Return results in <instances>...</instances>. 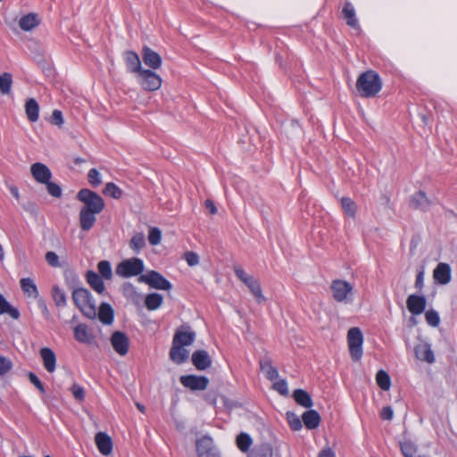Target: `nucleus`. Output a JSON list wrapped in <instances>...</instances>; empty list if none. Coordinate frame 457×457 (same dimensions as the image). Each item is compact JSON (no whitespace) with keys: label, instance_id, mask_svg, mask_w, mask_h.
Masks as SVG:
<instances>
[{"label":"nucleus","instance_id":"f257e3e1","mask_svg":"<svg viewBox=\"0 0 457 457\" xmlns=\"http://www.w3.org/2000/svg\"><path fill=\"white\" fill-rule=\"evenodd\" d=\"M382 88V80L374 71L361 73L356 81V89L361 97H374Z\"/></svg>","mask_w":457,"mask_h":457},{"label":"nucleus","instance_id":"f03ea898","mask_svg":"<svg viewBox=\"0 0 457 457\" xmlns=\"http://www.w3.org/2000/svg\"><path fill=\"white\" fill-rule=\"evenodd\" d=\"M72 300L81 312L89 319L97 315L96 302L92 299L90 292L86 288H77L72 292Z\"/></svg>","mask_w":457,"mask_h":457},{"label":"nucleus","instance_id":"7ed1b4c3","mask_svg":"<svg viewBox=\"0 0 457 457\" xmlns=\"http://www.w3.org/2000/svg\"><path fill=\"white\" fill-rule=\"evenodd\" d=\"M78 199L83 203L81 210L93 213H100L104 208V199L96 192L84 188L79 190Z\"/></svg>","mask_w":457,"mask_h":457},{"label":"nucleus","instance_id":"20e7f679","mask_svg":"<svg viewBox=\"0 0 457 457\" xmlns=\"http://www.w3.org/2000/svg\"><path fill=\"white\" fill-rule=\"evenodd\" d=\"M330 290L335 301L342 303L353 302V287L351 283L343 279H335L331 282Z\"/></svg>","mask_w":457,"mask_h":457},{"label":"nucleus","instance_id":"39448f33","mask_svg":"<svg viewBox=\"0 0 457 457\" xmlns=\"http://www.w3.org/2000/svg\"><path fill=\"white\" fill-rule=\"evenodd\" d=\"M234 271L236 276L249 288L257 303H261L265 301L260 282L251 275H248L242 267L235 266Z\"/></svg>","mask_w":457,"mask_h":457},{"label":"nucleus","instance_id":"423d86ee","mask_svg":"<svg viewBox=\"0 0 457 457\" xmlns=\"http://www.w3.org/2000/svg\"><path fill=\"white\" fill-rule=\"evenodd\" d=\"M347 343L351 358L358 361L362 356L363 335L359 328H351L347 333Z\"/></svg>","mask_w":457,"mask_h":457},{"label":"nucleus","instance_id":"0eeeda50","mask_svg":"<svg viewBox=\"0 0 457 457\" xmlns=\"http://www.w3.org/2000/svg\"><path fill=\"white\" fill-rule=\"evenodd\" d=\"M144 270V262L138 258H130L122 261L116 267V274L122 278H129L141 274Z\"/></svg>","mask_w":457,"mask_h":457},{"label":"nucleus","instance_id":"6e6552de","mask_svg":"<svg viewBox=\"0 0 457 457\" xmlns=\"http://www.w3.org/2000/svg\"><path fill=\"white\" fill-rule=\"evenodd\" d=\"M137 79L143 89L146 91H155L162 86V79L154 71L143 69Z\"/></svg>","mask_w":457,"mask_h":457},{"label":"nucleus","instance_id":"1a4fd4ad","mask_svg":"<svg viewBox=\"0 0 457 457\" xmlns=\"http://www.w3.org/2000/svg\"><path fill=\"white\" fill-rule=\"evenodd\" d=\"M138 281L145 283L152 288L159 290H170L172 287L161 273L155 270H151L145 274L140 275Z\"/></svg>","mask_w":457,"mask_h":457},{"label":"nucleus","instance_id":"9d476101","mask_svg":"<svg viewBox=\"0 0 457 457\" xmlns=\"http://www.w3.org/2000/svg\"><path fill=\"white\" fill-rule=\"evenodd\" d=\"M196 452L198 457H220L212 439L206 436L197 440Z\"/></svg>","mask_w":457,"mask_h":457},{"label":"nucleus","instance_id":"9b49d317","mask_svg":"<svg viewBox=\"0 0 457 457\" xmlns=\"http://www.w3.org/2000/svg\"><path fill=\"white\" fill-rule=\"evenodd\" d=\"M179 380L185 387L191 390H204L209 384V379L204 376H181Z\"/></svg>","mask_w":457,"mask_h":457},{"label":"nucleus","instance_id":"f8f14e48","mask_svg":"<svg viewBox=\"0 0 457 457\" xmlns=\"http://www.w3.org/2000/svg\"><path fill=\"white\" fill-rule=\"evenodd\" d=\"M111 344L115 352L120 355H125L129 351V338L124 333L120 331H115L112 335Z\"/></svg>","mask_w":457,"mask_h":457},{"label":"nucleus","instance_id":"ddd939ff","mask_svg":"<svg viewBox=\"0 0 457 457\" xmlns=\"http://www.w3.org/2000/svg\"><path fill=\"white\" fill-rule=\"evenodd\" d=\"M30 172L35 180L41 184L47 183L52 177V172L49 168L41 162L32 164Z\"/></svg>","mask_w":457,"mask_h":457},{"label":"nucleus","instance_id":"4468645a","mask_svg":"<svg viewBox=\"0 0 457 457\" xmlns=\"http://www.w3.org/2000/svg\"><path fill=\"white\" fill-rule=\"evenodd\" d=\"M142 57L145 64L153 70H157L162 65V57L149 46L143 47Z\"/></svg>","mask_w":457,"mask_h":457},{"label":"nucleus","instance_id":"2eb2a0df","mask_svg":"<svg viewBox=\"0 0 457 457\" xmlns=\"http://www.w3.org/2000/svg\"><path fill=\"white\" fill-rule=\"evenodd\" d=\"M123 59L129 72L137 75L143 70L140 58L136 52L126 51L123 54Z\"/></svg>","mask_w":457,"mask_h":457},{"label":"nucleus","instance_id":"dca6fc26","mask_svg":"<svg viewBox=\"0 0 457 457\" xmlns=\"http://www.w3.org/2000/svg\"><path fill=\"white\" fill-rule=\"evenodd\" d=\"M191 360L194 366L198 370H204L212 365V358L204 350H197L194 352Z\"/></svg>","mask_w":457,"mask_h":457},{"label":"nucleus","instance_id":"f3484780","mask_svg":"<svg viewBox=\"0 0 457 457\" xmlns=\"http://www.w3.org/2000/svg\"><path fill=\"white\" fill-rule=\"evenodd\" d=\"M406 304L411 313L420 315L426 308V299L423 296L411 295L407 298Z\"/></svg>","mask_w":457,"mask_h":457},{"label":"nucleus","instance_id":"a211bd4d","mask_svg":"<svg viewBox=\"0 0 457 457\" xmlns=\"http://www.w3.org/2000/svg\"><path fill=\"white\" fill-rule=\"evenodd\" d=\"M95 442L103 455H109L112 452V441L106 433L98 432L95 436Z\"/></svg>","mask_w":457,"mask_h":457},{"label":"nucleus","instance_id":"6ab92c4d","mask_svg":"<svg viewBox=\"0 0 457 457\" xmlns=\"http://www.w3.org/2000/svg\"><path fill=\"white\" fill-rule=\"evenodd\" d=\"M433 277L441 285H446L451 281V267L449 264L440 262L434 270Z\"/></svg>","mask_w":457,"mask_h":457},{"label":"nucleus","instance_id":"aec40b11","mask_svg":"<svg viewBox=\"0 0 457 457\" xmlns=\"http://www.w3.org/2000/svg\"><path fill=\"white\" fill-rule=\"evenodd\" d=\"M195 339V333L191 330H177L172 340V344L180 346H189Z\"/></svg>","mask_w":457,"mask_h":457},{"label":"nucleus","instance_id":"412c9836","mask_svg":"<svg viewBox=\"0 0 457 457\" xmlns=\"http://www.w3.org/2000/svg\"><path fill=\"white\" fill-rule=\"evenodd\" d=\"M170 359L176 364H182L187 361L189 357V351L185 346H180L172 344L170 350Z\"/></svg>","mask_w":457,"mask_h":457},{"label":"nucleus","instance_id":"4be33fe9","mask_svg":"<svg viewBox=\"0 0 457 457\" xmlns=\"http://www.w3.org/2000/svg\"><path fill=\"white\" fill-rule=\"evenodd\" d=\"M40 356L45 369L50 373L54 372L56 366V356L54 351L48 347H44L40 350Z\"/></svg>","mask_w":457,"mask_h":457},{"label":"nucleus","instance_id":"5701e85b","mask_svg":"<svg viewBox=\"0 0 457 457\" xmlns=\"http://www.w3.org/2000/svg\"><path fill=\"white\" fill-rule=\"evenodd\" d=\"M415 355L419 360L425 361L428 363L435 361L433 351L427 343H420L415 346Z\"/></svg>","mask_w":457,"mask_h":457},{"label":"nucleus","instance_id":"b1692460","mask_svg":"<svg viewBox=\"0 0 457 457\" xmlns=\"http://www.w3.org/2000/svg\"><path fill=\"white\" fill-rule=\"evenodd\" d=\"M113 309L109 303H103L97 309L96 317L99 318L100 321L104 324L110 325L113 321Z\"/></svg>","mask_w":457,"mask_h":457},{"label":"nucleus","instance_id":"393cba45","mask_svg":"<svg viewBox=\"0 0 457 457\" xmlns=\"http://www.w3.org/2000/svg\"><path fill=\"white\" fill-rule=\"evenodd\" d=\"M411 205L415 209L425 211L430 206V200L423 191H419L411 196Z\"/></svg>","mask_w":457,"mask_h":457},{"label":"nucleus","instance_id":"a878e982","mask_svg":"<svg viewBox=\"0 0 457 457\" xmlns=\"http://www.w3.org/2000/svg\"><path fill=\"white\" fill-rule=\"evenodd\" d=\"M97 214L80 209L79 223L81 229L85 231L91 229L96 221Z\"/></svg>","mask_w":457,"mask_h":457},{"label":"nucleus","instance_id":"bb28decb","mask_svg":"<svg viewBox=\"0 0 457 457\" xmlns=\"http://www.w3.org/2000/svg\"><path fill=\"white\" fill-rule=\"evenodd\" d=\"M87 281L90 287L98 294H104L105 287L103 282V278L100 277L96 272L89 270L87 273Z\"/></svg>","mask_w":457,"mask_h":457},{"label":"nucleus","instance_id":"cd10ccee","mask_svg":"<svg viewBox=\"0 0 457 457\" xmlns=\"http://www.w3.org/2000/svg\"><path fill=\"white\" fill-rule=\"evenodd\" d=\"M21 288L24 292V294L33 299H38L39 295L37 291V287L34 281L29 278H24L20 280Z\"/></svg>","mask_w":457,"mask_h":457},{"label":"nucleus","instance_id":"c85d7f7f","mask_svg":"<svg viewBox=\"0 0 457 457\" xmlns=\"http://www.w3.org/2000/svg\"><path fill=\"white\" fill-rule=\"evenodd\" d=\"M302 418H303V422L304 423L305 427L308 429L316 428L317 427H319L320 422V416L314 410H310V411H305L303 414Z\"/></svg>","mask_w":457,"mask_h":457},{"label":"nucleus","instance_id":"c756f323","mask_svg":"<svg viewBox=\"0 0 457 457\" xmlns=\"http://www.w3.org/2000/svg\"><path fill=\"white\" fill-rule=\"evenodd\" d=\"M38 16L35 13H29L24 15L19 21L20 28L24 31H29L38 26L39 24Z\"/></svg>","mask_w":457,"mask_h":457},{"label":"nucleus","instance_id":"7c9ffc66","mask_svg":"<svg viewBox=\"0 0 457 457\" xmlns=\"http://www.w3.org/2000/svg\"><path fill=\"white\" fill-rule=\"evenodd\" d=\"M342 12L344 19L346 21V23L350 27L356 29L358 27V20L355 15V10L352 4L349 2L345 3Z\"/></svg>","mask_w":457,"mask_h":457},{"label":"nucleus","instance_id":"2f4dec72","mask_svg":"<svg viewBox=\"0 0 457 457\" xmlns=\"http://www.w3.org/2000/svg\"><path fill=\"white\" fill-rule=\"evenodd\" d=\"M273 449L268 443L255 446L249 453L248 457H272Z\"/></svg>","mask_w":457,"mask_h":457},{"label":"nucleus","instance_id":"473e14b6","mask_svg":"<svg viewBox=\"0 0 457 457\" xmlns=\"http://www.w3.org/2000/svg\"><path fill=\"white\" fill-rule=\"evenodd\" d=\"M293 397L298 404L304 408H311L312 406V400L310 395L303 389H296L293 394Z\"/></svg>","mask_w":457,"mask_h":457},{"label":"nucleus","instance_id":"72a5a7b5","mask_svg":"<svg viewBox=\"0 0 457 457\" xmlns=\"http://www.w3.org/2000/svg\"><path fill=\"white\" fill-rule=\"evenodd\" d=\"M163 302V297L158 293H152L146 295L145 304L147 310L154 311L158 309Z\"/></svg>","mask_w":457,"mask_h":457},{"label":"nucleus","instance_id":"f704fd0d","mask_svg":"<svg viewBox=\"0 0 457 457\" xmlns=\"http://www.w3.org/2000/svg\"><path fill=\"white\" fill-rule=\"evenodd\" d=\"M25 108L28 119L32 122L37 121L38 120L39 112V106L37 101L33 98L29 99L25 104Z\"/></svg>","mask_w":457,"mask_h":457},{"label":"nucleus","instance_id":"c9c22d12","mask_svg":"<svg viewBox=\"0 0 457 457\" xmlns=\"http://www.w3.org/2000/svg\"><path fill=\"white\" fill-rule=\"evenodd\" d=\"M74 337L80 343H89L91 341V335L87 330L85 324H79L74 328Z\"/></svg>","mask_w":457,"mask_h":457},{"label":"nucleus","instance_id":"e433bc0d","mask_svg":"<svg viewBox=\"0 0 457 457\" xmlns=\"http://www.w3.org/2000/svg\"><path fill=\"white\" fill-rule=\"evenodd\" d=\"M7 313L12 319L17 320L20 317V312L16 308H13L5 298L0 294V314Z\"/></svg>","mask_w":457,"mask_h":457},{"label":"nucleus","instance_id":"4c0bfd02","mask_svg":"<svg viewBox=\"0 0 457 457\" xmlns=\"http://www.w3.org/2000/svg\"><path fill=\"white\" fill-rule=\"evenodd\" d=\"M261 370L265 374L266 378L270 380H275L278 377V370L271 365L268 360L260 362Z\"/></svg>","mask_w":457,"mask_h":457},{"label":"nucleus","instance_id":"58836bf2","mask_svg":"<svg viewBox=\"0 0 457 457\" xmlns=\"http://www.w3.org/2000/svg\"><path fill=\"white\" fill-rule=\"evenodd\" d=\"M12 85V77L10 73L0 74V92L3 95H9Z\"/></svg>","mask_w":457,"mask_h":457},{"label":"nucleus","instance_id":"ea45409f","mask_svg":"<svg viewBox=\"0 0 457 457\" xmlns=\"http://www.w3.org/2000/svg\"><path fill=\"white\" fill-rule=\"evenodd\" d=\"M376 381H377L378 386L382 390H385V391L389 390V388L391 386V378H390L389 375L387 374V372H386L385 370H378L376 375Z\"/></svg>","mask_w":457,"mask_h":457},{"label":"nucleus","instance_id":"a19ab883","mask_svg":"<svg viewBox=\"0 0 457 457\" xmlns=\"http://www.w3.org/2000/svg\"><path fill=\"white\" fill-rule=\"evenodd\" d=\"M52 297L56 306L63 307L67 303L65 293L57 286L52 288Z\"/></svg>","mask_w":457,"mask_h":457},{"label":"nucleus","instance_id":"79ce46f5","mask_svg":"<svg viewBox=\"0 0 457 457\" xmlns=\"http://www.w3.org/2000/svg\"><path fill=\"white\" fill-rule=\"evenodd\" d=\"M341 205L344 212L351 218H354L357 212L356 204L349 197H343L341 199Z\"/></svg>","mask_w":457,"mask_h":457},{"label":"nucleus","instance_id":"37998d69","mask_svg":"<svg viewBox=\"0 0 457 457\" xmlns=\"http://www.w3.org/2000/svg\"><path fill=\"white\" fill-rule=\"evenodd\" d=\"M252 438L246 433H240L237 437V445L243 453H246L252 445Z\"/></svg>","mask_w":457,"mask_h":457},{"label":"nucleus","instance_id":"c03bdc74","mask_svg":"<svg viewBox=\"0 0 457 457\" xmlns=\"http://www.w3.org/2000/svg\"><path fill=\"white\" fill-rule=\"evenodd\" d=\"M98 272L101 277L106 280H110L112 278V270L110 262L101 261L97 264Z\"/></svg>","mask_w":457,"mask_h":457},{"label":"nucleus","instance_id":"a18cd8bd","mask_svg":"<svg viewBox=\"0 0 457 457\" xmlns=\"http://www.w3.org/2000/svg\"><path fill=\"white\" fill-rule=\"evenodd\" d=\"M145 245V236L143 233H136L129 242V246L136 252L140 251Z\"/></svg>","mask_w":457,"mask_h":457},{"label":"nucleus","instance_id":"49530a36","mask_svg":"<svg viewBox=\"0 0 457 457\" xmlns=\"http://www.w3.org/2000/svg\"><path fill=\"white\" fill-rule=\"evenodd\" d=\"M104 194L114 199H119L122 195V191L114 183L109 182L105 185Z\"/></svg>","mask_w":457,"mask_h":457},{"label":"nucleus","instance_id":"de8ad7c7","mask_svg":"<svg viewBox=\"0 0 457 457\" xmlns=\"http://www.w3.org/2000/svg\"><path fill=\"white\" fill-rule=\"evenodd\" d=\"M401 451L405 457H414L417 448L411 441H404L401 443Z\"/></svg>","mask_w":457,"mask_h":457},{"label":"nucleus","instance_id":"09e8293b","mask_svg":"<svg viewBox=\"0 0 457 457\" xmlns=\"http://www.w3.org/2000/svg\"><path fill=\"white\" fill-rule=\"evenodd\" d=\"M425 319L427 323L431 327H437L440 323L439 314L434 310L427 311L425 313Z\"/></svg>","mask_w":457,"mask_h":457},{"label":"nucleus","instance_id":"8fccbe9b","mask_svg":"<svg viewBox=\"0 0 457 457\" xmlns=\"http://www.w3.org/2000/svg\"><path fill=\"white\" fill-rule=\"evenodd\" d=\"M287 422H288L290 428L293 430H300L302 428V427H303L302 420L296 414H295L293 412H287Z\"/></svg>","mask_w":457,"mask_h":457},{"label":"nucleus","instance_id":"3c124183","mask_svg":"<svg viewBox=\"0 0 457 457\" xmlns=\"http://www.w3.org/2000/svg\"><path fill=\"white\" fill-rule=\"evenodd\" d=\"M162 239V232L157 228H151L148 235V241L152 245H157Z\"/></svg>","mask_w":457,"mask_h":457},{"label":"nucleus","instance_id":"603ef678","mask_svg":"<svg viewBox=\"0 0 457 457\" xmlns=\"http://www.w3.org/2000/svg\"><path fill=\"white\" fill-rule=\"evenodd\" d=\"M88 181L94 187H97L101 184V176L96 169H91L88 171Z\"/></svg>","mask_w":457,"mask_h":457},{"label":"nucleus","instance_id":"864d4df0","mask_svg":"<svg viewBox=\"0 0 457 457\" xmlns=\"http://www.w3.org/2000/svg\"><path fill=\"white\" fill-rule=\"evenodd\" d=\"M71 391L76 400L82 402L85 399V390L79 385L73 384L71 387Z\"/></svg>","mask_w":457,"mask_h":457},{"label":"nucleus","instance_id":"5fc2aeb1","mask_svg":"<svg viewBox=\"0 0 457 457\" xmlns=\"http://www.w3.org/2000/svg\"><path fill=\"white\" fill-rule=\"evenodd\" d=\"M46 184V189H47V192L49 193V195H51L52 196L56 197V198L61 197L62 189L59 185H57L54 182H50V180H48V182Z\"/></svg>","mask_w":457,"mask_h":457},{"label":"nucleus","instance_id":"6e6d98bb","mask_svg":"<svg viewBox=\"0 0 457 457\" xmlns=\"http://www.w3.org/2000/svg\"><path fill=\"white\" fill-rule=\"evenodd\" d=\"M46 261L47 263L54 268L61 267V263L59 262V256L53 251H49L46 253Z\"/></svg>","mask_w":457,"mask_h":457},{"label":"nucleus","instance_id":"4d7b16f0","mask_svg":"<svg viewBox=\"0 0 457 457\" xmlns=\"http://www.w3.org/2000/svg\"><path fill=\"white\" fill-rule=\"evenodd\" d=\"M12 367L11 360L0 355V376L5 375Z\"/></svg>","mask_w":457,"mask_h":457},{"label":"nucleus","instance_id":"13d9d810","mask_svg":"<svg viewBox=\"0 0 457 457\" xmlns=\"http://www.w3.org/2000/svg\"><path fill=\"white\" fill-rule=\"evenodd\" d=\"M273 388L282 395H287L288 394L287 383L284 379L275 382Z\"/></svg>","mask_w":457,"mask_h":457},{"label":"nucleus","instance_id":"bf43d9fd","mask_svg":"<svg viewBox=\"0 0 457 457\" xmlns=\"http://www.w3.org/2000/svg\"><path fill=\"white\" fill-rule=\"evenodd\" d=\"M185 260L189 266H195L199 263V256L194 252H187L185 253Z\"/></svg>","mask_w":457,"mask_h":457},{"label":"nucleus","instance_id":"052dcab7","mask_svg":"<svg viewBox=\"0 0 457 457\" xmlns=\"http://www.w3.org/2000/svg\"><path fill=\"white\" fill-rule=\"evenodd\" d=\"M51 122L54 125L61 126L63 123L62 113L59 110H54L51 116Z\"/></svg>","mask_w":457,"mask_h":457},{"label":"nucleus","instance_id":"680f3d73","mask_svg":"<svg viewBox=\"0 0 457 457\" xmlns=\"http://www.w3.org/2000/svg\"><path fill=\"white\" fill-rule=\"evenodd\" d=\"M380 417L386 420H391L394 417L393 409L390 406L383 407L380 411Z\"/></svg>","mask_w":457,"mask_h":457},{"label":"nucleus","instance_id":"e2e57ef3","mask_svg":"<svg viewBox=\"0 0 457 457\" xmlns=\"http://www.w3.org/2000/svg\"><path fill=\"white\" fill-rule=\"evenodd\" d=\"M29 381L42 393L45 392V388L41 381L38 379V378L32 372L29 374Z\"/></svg>","mask_w":457,"mask_h":457},{"label":"nucleus","instance_id":"0e129e2a","mask_svg":"<svg viewBox=\"0 0 457 457\" xmlns=\"http://www.w3.org/2000/svg\"><path fill=\"white\" fill-rule=\"evenodd\" d=\"M319 457H336V453L331 448L327 447L320 452Z\"/></svg>","mask_w":457,"mask_h":457},{"label":"nucleus","instance_id":"69168bd1","mask_svg":"<svg viewBox=\"0 0 457 457\" xmlns=\"http://www.w3.org/2000/svg\"><path fill=\"white\" fill-rule=\"evenodd\" d=\"M205 204V207L210 211V212L212 214H216L218 210H217V207L215 206L214 203L210 200V199H207L204 203Z\"/></svg>","mask_w":457,"mask_h":457},{"label":"nucleus","instance_id":"338daca9","mask_svg":"<svg viewBox=\"0 0 457 457\" xmlns=\"http://www.w3.org/2000/svg\"><path fill=\"white\" fill-rule=\"evenodd\" d=\"M422 285H423V272H420L417 275L415 286H416V287L420 288L422 287Z\"/></svg>","mask_w":457,"mask_h":457},{"label":"nucleus","instance_id":"774afa93","mask_svg":"<svg viewBox=\"0 0 457 457\" xmlns=\"http://www.w3.org/2000/svg\"><path fill=\"white\" fill-rule=\"evenodd\" d=\"M24 209L28 212L36 213L37 212V207L32 203H28L26 205H24Z\"/></svg>","mask_w":457,"mask_h":457}]
</instances>
